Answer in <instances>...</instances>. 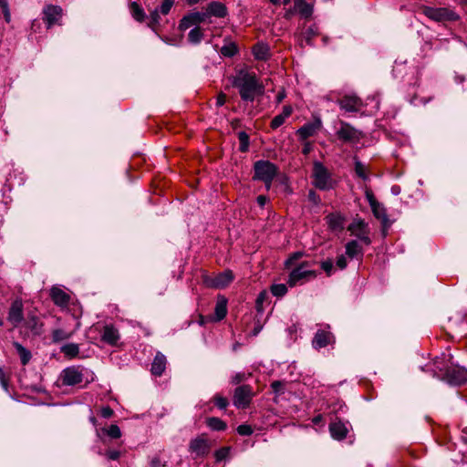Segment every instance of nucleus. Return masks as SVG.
I'll use <instances>...</instances> for the list:
<instances>
[{"label": "nucleus", "mask_w": 467, "mask_h": 467, "mask_svg": "<svg viewBox=\"0 0 467 467\" xmlns=\"http://www.w3.org/2000/svg\"><path fill=\"white\" fill-rule=\"evenodd\" d=\"M1 8H2V12H3L4 18H5V22L6 23H10V21H11V14H10L8 4L5 5V6L1 7Z\"/></svg>", "instance_id": "864d4df0"}, {"label": "nucleus", "mask_w": 467, "mask_h": 467, "mask_svg": "<svg viewBox=\"0 0 467 467\" xmlns=\"http://www.w3.org/2000/svg\"><path fill=\"white\" fill-rule=\"evenodd\" d=\"M173 5H174V0H163L161 5L157 9H159V11L161 15L166 16L170 13Z\"/></svg>", "instance_id": "c03bdc74"}, {"label": "nucleus", "mask_w": 467, "mask_h": 467, "mask_svg": "<svg viewBox=\"0 0 467 467\" xmlns=\"http://www.w3.org/2000/svg\"><path fill=\"white\" fill-rule=\"evenodd\" d=\"M346 254L350 257L354 258L358 254H361V247L357 241H350L346 245Z\"/></svg>", "instance_id": "4c0bfd02"}, {"label": "nucleus", "mask_w": 467, "mask_h": 467, "mask_svg": "<svg viewBox=\"0 0 467 467\" xmlns=\"http://www.w3.org/2000/svg\"><path fill=\"white\" fill-rule=\"evenodd\" d=\"M226 101V96L223 94V93H220L218 96H217V99H216V105L217 106H223Z\"/></svg>", "instance_id": "e2e57ef3"}, {"label": "nucleus", "mask_w": 467, "mask_h": 467, "mask_svg": "<svg viewBox=\"0 0 467 467\" xmlns=\"http://www.w3.org/2000/svg\"><path fill=\"white\" fill-rule=\"evenodd\" d=\"M21 327L29 331L33 336H40L44 332V323L33 311H29L24 318Z\"/></svg>", "instance_id": "f8f14e48"}, {"label": "nucleus", "mask_w": 467, "mask_h": 467, "mask_svg": "<svg viewBox=\"0 0 467 467\" xmlns=\"http://www.w3.org/2000/svg\"><path fill=\"white\" fill-rule=\"evenodd\" d=\"M106 456L109 460L116 461L119 458L120 452L119 451H106Z\"/></svg>", "instance_id": "5fc2aeb1"}, {"label": "nucleus", "mask_w": 467, "mask_h": 467, "mask_svg": "<svg viewBox=\"0 0 467 467\" xmlns=\"http://www.w3.org/2000/svg\"><path fill=\"white\" fill-rule=\"evenodd\" d=\"M239 140V150L241 152H246L249 149L250 139L248 134L245 131H240L238 133Z\"/></svg>", "instance_id": "58836bf2"}, {"label": "nucleus", "mask_w": 467, "mask_h": 467, "mask_svg": "<svg viewBox=\"0 0 467 467\" xmlns=\"http://www.w3.org/2000/svg\"><path fill=\"white\" fill-rule=\"evenodd\" d=\"M13 345L20 357L21 363L23 365H26L32 358L31 352L28 349H26L24 346H22L19 342L15 341Z\"/></svg>", "instance_id": "2f4dec72"}, {"label": "nucleus", "mask_w": 467, "mask_h": 467, "mask_svg": "<svg viewBox=\"0 0 467 467\" xmlns=\"http://www.w3.org/2000/svg\"><path fill=\"white\" fill-rule=\"evenodd\" d=\"M204 38V29L201 26L192 27L188 33V42L192 45H199Z\"/></svg>", "instance_id": "bb28decb"}, {"label": "nucleus", "mask_w": 467, "mask_h": 467, "mask_svg": "<svg viewBox=\"0 0 467 467\" xmlns=\"http://www.w3.org/2000/svg\"><path fill=\"white\" fill-rule=\"evenodd\" d=\"M150 465L151 467H161V460L158 457L153 458L150 462Z\"/></svg>", "instance_id": "69168bd1"}, {"label": "nucleus", "mask_w": 467, "mask_h": 467, "mask_svg": "<svg viewBox=\"0 0 467 467\" xmlns=\"http://www.w3.org/2000/svg\"><path fill=\"white\" fill-rule=\"evenodd\" d=\"M337 135L340 140L352 143L358 141L361 138V132L348 124H342Z\"/></svg>", "instance_id": "f3484780"}, {"label": "nucleus", "mask_w": 467, "mask_h": 467, "mask_svg": "<svg viewBox=\"0 0 467 467\" xmlns=\"http://www.w3.org/2000/svg\"><path fill=\"white\" fill-rule=\"evenodd\" d=\"M230 448L223 447L217 450L214 453L215 459L217 462H221L225 460L229 456Z\"/></svg>", "instance_id": "49530a36"}, {"label": "nucleus", "mask_w": 467, "mask_h": 467, "mask_svg": "<svg viewBox=\"0 0 467 467\" xmlns=\"http://www.w3.org/2000/svg\"><path fill=\"white\" fill-rule=\"evenodd\" d=\"M8 380L9 377L7 373L5 371V369L0 367V383L4 389L7 390L8 389Z\"/></svg>", "instance_id": "09e8293b"}, {"label": "nucleus", "mask_w": 467, "mask_h": 467, "mask_svg": "<svg viewBox=\"0 0 467 467\" xmlns=\"http://www.w3.org/2000/svg\"><path fill=\"white\" fill-rule=\"evenodd\" d=\"M285 122V119H273L271 122V128L272 129H277L281 125H283Z\"/></svg>", "instance_id": "bf43d9fd"}, {"label": "nucleus", "mask_w": 467, "mask_h": 467, "mask_svg": "<svg viewBox=\"0 0 467 467\" xmlns=\"http://www.w3.org/2000/svg\"><path fill=\"white\" fill-rule=\"evenodd\" d=\"M450 355L437 358L432 364V375L451 385H462L467 382V370L453 365Z\"/></svg>", "instance_id": "7ed1b4c3"}, {"label": "nucleus", "mask_w": 467, "mask_h": 467, "mask_svg": "<svg viewBox=\"0 0 467 467\" xmlns=\"http://www.w3.org/2000/svg\"><path fill=\"white\" fill-rule=\"evenodd\" d=\"M220 52L223 57H232L238 52V48L234 43H229L223 46Z\"/></svg>", "instance_id": "ea45409f"}, {"label": "nucleus", "mask_w": 467, "mask_h": 467, "mask_svg": "<svg viewBox=\"0 0 467 467\" xmlns=\"http://www.w3.org/2000/svg\"><path fill=\"white\" fill-rule=\"evenodd\" d=\"M338 105L346 112H359L363 108L362 100L356 95H345L338 99Z\"/></svg>", "instance_id": "2eb2a0df"}, {"label": "nucleus", "mask_w": 467, "mask_h": 467, "mask_svg": "<svg viewBox=\"0 0 467 467\" xmlns=\"http://www.w3.org/2000/svg\"><path fill=\"white\" fill-rule=\"evenodd\" d=\"M24 318V302L21 298H16L9 306L6 319L13 328H18L21 327Z\"/></svg>", "instance_id": "1a4fd4ad"}, {"label": "nucleus", "mask_w": 467, "mask_h": 467, "mask_svg": "<svg viewBox=\"0 0 467 467\" xmlns=\"http://www.w3.org/2000/svg\"><path fill=\"white\" fill-rule=\"evenodd\" d=\"M348 230L351 233V234L357 236L365 244H369L371 243L368 236V224L363 219H355L348 225Z\"/></svg>", "instance_id": "ddd939ff"}, {"label": "nucleus", "mask_w": 467, "mask_h": 467, "mask_svg": "<svg viewBox=\"0 0 467 467\" xmlns=\"http://www.w3.org/2000/svg\"><path fill=\"white\" fill-rule=\"evenodd\" d=\"M329 431L331 436L338 441H341L347 437L348 429L345 424L341 421H335L329 425Z\"/></svg>", "instance_id": "b1692460"}, {"label": "nucleus", "mask_w": 467, "mask_h": 467, "mask_svg": "<svg viewBox=\"0 0 467 467\" xmlns=\"http://www.w3.org/2000/svg\"><path fill=\"white\" fill-rule=\"evenodd\" d=\"M214 403V405L219 409V410H226V408L228 407L229 405V400L226 397H223V395L217 393L215 394L213 397V400H212Z\"/></svg>", "instance_id": "a19ab883"}, {"label": "nucleus", "mask_w": 467, "mask_h": 467, "mask_svg": "<svg viewBox=\"0 0 467 467\" xmlns=\"http://www.w3.org/2000/svg\"><path fill=\"white\" fill-rule=\"evenodd\" d=\"M422 13L436 22L455 21L458 19L456 13L445 7L424 6Z\"/></svg>", "instance_id": "6e6552de"}, {"label": "nucleus", "mask_w": 467, "mask_h": 467, "mask_svg": "<svg viewBox=\"0 0 467 467\" xmlns=\"http://www.w3.org/2000/svg\"><path fill=\"white\" fill-rule=\"evenodd\" d=\"M227 314V300L224 296L218 297L215 306V315L218 320H222Z\"/></svg>", "instance_id": "7c9ffc66"}, {"label": "nucleus", "mask_w": 467, "mask_h": 467, "mask_svg": "<svg viewBox=\"0 0 467 467\" xmlns=\"http://www.w3.org/2000/svg\"><path fill=\"white\" fill-rule=\"evenodd\" d=\"M309 150H310V146H309V144L305 145V147H304V149H303V153H304V154H307V153L309 152Z\"/></svg>", "instance_id": "774afa93"}, {"label": "nucleus", "mask_w": 467, "mask_h": 467, "mask_svg": "<svg viewBox=\"0 0 467 467\" xmlns=\"http://www.w3.org/2000/svg\"><path fill=\"white\" fill-rule=\"evenodd\" d=\"M50 297L54 304L61 308L67 307L70 300L69 295L57 286L51 288Z\"/></svg>", "instance_id": "a211bd4d"}, {"label": "nucleus", "mask_w": 467, "mask_h": 467, "mask_svg": "<svg viewBox=\"0 0 467 467\" xmlns=\"http://www.w3.org/2000/svg\"><path fill=\"white\" fill-rule=\"evenodd\" d=\"M333 261L331 259L323 261L321 263V268L326 272V274L329 276L332 274L333 270Z\"/></svg>", "instance_id": "8fccbe9b"}, {"label": "nucleus", "mask_w": 467, "mask_h": 467, "mask_svg": "<svg viewBox=\"0 0 467 467\" xmlns=\"http://www.w3.org/2000/svg\"><path fill=\"white\" fill-rule=\"evenodd\" d=\"M302 256L303 253L296 252L292 254L285 261V267L291 268L287 279V285L290 287L302 285L317 276V272L311 269V267L315 265V262L303 261L297 264V261Z\"/></svg>", "instance_id": "f03ea898"}, {"label": "nucleus", "mask_w": 467, "mask_h": 467, "mask_svg": "<svg viewBox=\"0 0 467 467\" xmlns=\"http://www.w3.org/2000/svg\"><path fill=\"white\" fill-rule=\"evenodd\" d=\"M282 386H283L282 382H281V381H278V380L273 381V382L271 383V388H272V389H273L275 393H278V392L281 390Z\"/></svg>", "instance_id": "13d9d810"}, {"label": "nucleus", "mask_w": 467, "mask_h": 467, "mask_svg": "<svg viewBox=\"0 0 467 467\" xmlns=\"http://www.w3.org/2000/svg\"><path fill=\"white\" fill-rule=\"evenodd\" d=\"M266 297V293L261 292L256 298V307L259 308Z\"/></svg>", "instance_id": "052dcab7"}, {"label": "nucleus", "mask_w": 467, "mask_h": 467, "mask_svg": "<svg viewBox=\"0 0 467 467\" xmlns=\"http://www.w3.org/2000/svg\"><path fill=\"white\" fill-rule=\"evenodd\" d=\"M130 11L136 21L142 23L146 19V14L143 8L137 2H132L130 5Z\"/></svg>", "instance_id": "c85d7f7f"}, {"label": "nucleus", "mask_w": 467, "mask_h": 467, "mask_svg": "<svg viewBox=\"0 0 467 467\" xmlns=\"http://www.w3.org/2000/svg\"><path fill=\"white\" fill-rule=\"evenodd\" d=\"M202 23H208L203 11H192L182 16L178 29L182 32L186 31L190 27L200 26Z\"/></svg>", "instance_id": "9d476101"}, {"label": "nucleus", "mask_w": 467, "mask_h": 467, "mask_svg": "<svg viewBox=\"0 0 467 467\" xmlns=\"http://www.w3.org/2000/svg\"><path fill=\"white\" fill-rule=\"evenodd\" d=\"M106 432L112 439H119L121 436L120 429L115 424L110 425Z\"/></svg>", "instance_id": "a18cd8bd"}, {"label": "nucleus", "mask_w": 467, "mask_h": 467, "mask_svg": "<svg viewBox=\"0 0 467 467\" xmlns=\"http://www.w3.org/2000/svg\"><path fill=\"white\" fill-rule=\"evenodd\" d=\"M253 397V388L246 384L241 385L234 390L233 403L237 409H246L249 407Z\"/></svg>", "instance_id": "0eeeda50"}, {"label": "nucleus", "mask_w": 467, "mask_h": 467, "mask_svg": "<svg viewBox=\"0 0 467 467\" xmlns=\"http://www.w3.org/2000/svg\"><path fill=\"white\" fill-rule=\"evenodd\" d=\"M61 353L69 358H76L79 353V346L76 343H67L61 347Z\"/></svg>", "instance_id": "473e14b6"}, {"label": "nucleus", "mask_w": 467, "mask_h": 467, "mask_svg": "<svg viewBox=\"0 0 467 467\" xmlns=\"http://www.w3.org/2000/svg\"><path fill=\"white\" fill-rule=\"evenodd\" d=\"M336 264L340 269H344L346 268L348 262L344 255H340L337 257Z\"/></svg>", "instance_id": "6e6d98bb"}, {"label": "nucleus", "mask_w": 467, "mask_h": 467, "mask_svg": "<svg viewBox=\"0 0 467 467\" xmlns=\"http://www.w3.org/2000/svg\"><path fill=\"white\" fill-rule=\"evenodd\" d=\"M205 14V17L208 23H211L212 17L224 18L228 15V9L226 5L218 1H213L209 3L202 10Z\"/></svg>", "instance_id": "4468645a"}, {"label": "nucleus", "mask_w": 467, "mask_h": 467, "mask_svg": "<svg viewBox=\"0 0 467 467\" xmlns=\"http://www.w3.org/2000/svg\"><path fill=\"white\" fill-rule=\"evenodd\" d=\"M237 432L242 436H249L253 433V429L250 425L242 424L238 426Z\"/></svg>", "instance_id": "de8ad7c7"}, {"label": "nucleus", "mask_w": 467, "mask_h": 467, "mask_svg": "<svg viewBox=\"0 0 467 467\" xmlns=\"http://www.w3.org/2000/svg\"><path fill=\"white\" fill-rule=\"evenodd\" d=\"M112 414H113V410L109 407L102 408L101 416L103 418H106V419L110 418L112 416Z\"/></svg>", "instance_id": "4d7b16f0"}, {"label": "nucleus", "mask_w": 467, "mask_h": 467, "mask_svg": "<svg viewBox=\"0 0 467 467\" xmlns=\"http://www.w3.org/2000/svg\"><path fill=\"white\" fill-rule=\"evenodd\" d=\"M159 9L155 8L153 11L150 14V21H149V26L151 28H154L160 24L161 16H160Z\"/></svg>", "instance_id": "37998d69"}, {"label": "nucleus", "mask_w": 467, "mask_h": 467, "mask_svg": "<svg viewBox=\"0 0 467 467\" xmlns=\"http://www.w3.org/2000/svg\"><path fill=\"white\" fill-rule=\"evenodd\" d=\"M285 97V95L284 92H279L276 96V99L278 102H281Z\"/></svg>", "instance_id": "338daca9"}, {"label": "nucleus", "mask_w": 467, "mask_h": 467, "mask_svg": "<svg viewBox=\"0 0 467 467\" xmlns=\"http://www.w3.org/2000/svg\"><path fill=\"white\" fill-rule=\"evenodd\" d=\"M257 201V203L261 206V207H264L265 205V203L267 202L268 199L266 196L265 195H259L256 199Z\"/></svg>", "instance_id": "0e129e2a"}, {"label": "nucleus", "mask_w": 467, "mask_h": 467, "mask_svg": "<svg viewBox=\"0 0 467 467\" xmlns=\"http://www.w3.org/2000/svg\"><path fill=\"white\" fill-rule=\"evenodd\" d=\"M374 216L380 220L382 223H386L388 221V215L385 207L380 202H376L375 204L370 206Z\"/></svg>", "instance_id": "72a5a7b5"}, {"label": "nucleus", "mask_w": 467, "mask_h": 467, "mask_svg": "<svg viewBox=\"0 0 467 467\" xmlns=\"http://www.w3.org/2000/svg\"><path fill=\"white\" fill-rule=\"evenodd\" d=\"M207 426L213 431H224L227 427L226 423L217 417H210L206 420Z\"/></svg>", "instance_id": "f704fd0d"}, {"label": "nucleus", "mask_w": 467, "mask_h": 467, "mask_svg": "<svg viewBox=\"0 0 467 467\" xmlns=\"http://www.w3.org/2000/svg\"><path fill=\"white\" fill-rule=\"evenodd\" d=\"M74 332H67L62 328L54 329L52 331V340L55 343L69 339L73 336Z\"/></svg>", "instance_id": "c9c22d12"}, {"label": "nucleus", "mask_w": 467, "mask_h": 467, "mask_svg": "<svg viewBox=\"0 0 467 467\" xmlns=\"http://www.w3.org/2000/svg\"><path fill=\"white\" fill-rule=\"evenodd\" d=\"M365 196H366V199L368 200L369 205H373L375 204L376 202H378V201L376 200L373 192L371 190L369 189H366L365 190Z\"/></svg>", "instance_id": "603ef678"}, {"label": "nucleus", "mask_w": 467, "mask_h": 467, "mask_svg": "<svg viewBox=\"0 0 467 467\" xmlns=\"http://www.w3.org/2000/svg\"><path fill=\"white\" fill-rule=\"evenodd\" d=\"M245 379H246V375L244 373L238 372L231 378L230 382L233 385H238L239 383L244 381Z\"/></svg>", "instance_id": "3c124183"}, {"label": "nucleus", "mask_w": 467, "mask_h": 467, "mask_svg": "<svg viewBox=\"0 0 467 467\" xmlns=\"http://www.w3.org/2000/svg\"><path fill=\"white\" fill-rule=\"evenodd\" d=\"M82 369L79 367L71 366L62 370L60 379L65 386H74L83 381Z\"/></svg>", "instance_id": "9b49d317"}, {"label": "nucleus", "mask_w": 467, "mask_h": 467, "mask_svg": "<svg viewBox=\"0 0 467 467\" xmlns=\"http://www.w3.org/2000/svg\"><path fill=\"white\" fill-rule=\"evenodd\" d=\"M233 86L239 91L240 97L248 115H255L263 94L264 87L259 83L254 73L240 71L233 80Z\"/></svg>", "instance_id": "f257e3e1"}, {"label": "nucleus", "mask_w": 467, "mask_h": 467, "mask_svg": "<svg viewBox=\"0 0 467 467\" xmlns=\"http://www.w3.org/2000/svg\"><path fill=\"white\" fill-rule=\"evenodd\" d=\"M318 35V28L316 25L310 26L303 33V38L306 45L313 46V39Z\"/></svg>", "instance_id": "e433bc0d"}, {"label": "nucleus", "mask_w": 467, "mask_h": 467, "mask_svg": "<svg viewBox=\"0 0 467 467\" xmlns=\"http://www.w3.org/2000/svg\"><path fill=\"white\" fill-rule=\"evenodd\" d=\"M355 173L356 175L362 179L363 181H368L369 180V171L368 167L359 160L355 158Z\"/></svg>", "instance_id": "c756f323"}, {"label": "nucleus", "mask_w": 467, "mask_h": 467, "mask_svg": "<svg viewBox=\"0 0 467 467\" xmlns=\"http://www.w3.org/2000/svg\"><path fill=\"white\" fill-rule=\"evenodd\" d=\"M295 6L300 16L304 18H308L313 14V7L305 0H295Z\"/></svg>", "instance_id": "cd10ccee"}, {"label": "nucleus", "mask_w": 467, "mask_h": 467, "mask_svg": "<svg viewBox=\"0 0 467 467\" xmlns=\"http://www.w3.org/2000/svg\"><path fill=\"white\" fill-rule=\"evenodd\" d=\"M253 54L257 60H267L270 57V48L267 44L259 42L253 47Z\"/></svg>", "instance_id": "393cba45"}, {"label": "nucleus", "mask_w": 467, "mask_h": 467, "mask_svg": "<svg viewBox=\"0 0 467 467\" xmlns=\"http://www.w3.org/2000/svg\"><path fill=\"white\" fill-rule=\"evenodd\" d=\"M313 184L319 190H329L333 181L327 168L320 162H315L313 168Z\"/></svg>", "instance_id": "39448f33"}, {"label": "nucleus", "mask_w": 467, "mask_h": 467, "mask_svg": "<svg viewBox=\"0 0 467 467\" xmlns=\"http://www.w3.org/2000/svg\"><path fill=\"white\" fill-rule=\"evenodd\" d=\"M166 357L162 353L157 352L151 364V373L157 377L161 376L166 368Z\"/></svg>", "instance_id": "4be33fe9"}, {"label": "nucleus", "mask_w": 467, "mask_h": 467, "mask_svg": "<svg viewBox=\"0 0 467 467\" xmlns=\"http://www.w3.org/2000/svg\"><path fill=\"white\" fill-rule=\"evenodd\" d=\"M234 279L232 270H224L214 276H203V284L208 288L223 289L227 287Z\"/></svg>", "instance_id": "423d86ee"}, {"label": "nucleus", "mask_w": 467, "mask_h": 467, "mask_svg": "<svg viewBox=\"0 0 467 467\" xmlns=\"http://www.w3.org/2000/svg\"><path fill=\"white\" fill-rule=\"evenodd\" d=\"M278 168L269 161L260 160L254 163L253 180L260 182L273 181L276 176Z\"/></svg>", "instance_id": "20e7f679"}, {"label": "nucleus", "mask_w": 467, "mask_h": 467, "mask_svg": "<svg viewBox=\"0 0 467 467\" xmlns=\"http://www.w3.org/2000/svg\"><path fill=\"white\" fill-rule=\"evenodd\" d=\"M271 292L275 296H284L287 293V287L285 284H276L271 286Z\"/></svg>", "instance_id": "79ce46f5"}, {"label": "nucleus", "mask_w": 467, "mask_h": 467, "mask_svg": "<svg viewBox=\"0 0 467 467\" xmlns=\"http://www.w3.org/2000/svg\"><path fill=\"white\" fill-rule=\"evenodd\" d=\"M330 230L339 232L344 229L345 217L339 213H332L325 217Z\"/></svg>", "instance_id": "aec40b11"}, {"label": "nucleus", "mask_w": 467, "mask_h": 467, "mask_svg": "<svg viewBox=\"0 0 467 467\" xmlns=\"http://www.w3.org/2000/svg\"><path fill=\"white\" fill-rule=\"evenodd\" d=\"M209 444L206 440L202 438H197L191 441L190 451L195 454L196 457H201L208 454Z\"/></svg>", "instance_id": "412c9836"}, {"label": "nucleus", "mask_w": 467, "mask_h": 467, "mask_svg": "<svg viewBox=\"0 0 467 467\" xmlns=\"http://www.w3.org/2000/svg\"><path fill=\"white\" fill-rule=\"evenodd\" d=\"M293 109L291 106H285L283 112L279 114L277 117H288L292 114Z\"/></svg>", "instance_id": "680f3d73"}, {"label": "nucleus", "mask_w": 467, "mask_h": 467, "mask_svg": "<svg viewBox=\"0 0 467 467\" xmlns=\"http://www.w3.org/2000/svg\"><path fill=\"white\" fill-rule=\"evenodd\" d=\"M43 16V20L49 28L61 18L62 9L58 5H49L44 8Z\"/></svg>", "instance_id": "dca6fc26"}, {"label": "nucleus", "mask_w": 467, "mask_h": 467, "mask_svg": "<svg viewBox=\"0 0 467 467\" xmlns=\"http://www.w3.org/2000/svg\"><path fill=\"white\" fill-rule=\"evenodd\" d=\"M101 339L108 345L116 346L119 340V330L112 325H106L103 327Z\"/></svg>", "instance_id": "6ab92c4d"}, {"label": "nucleus", "mask_w": 467, "mask_h": 467, "mask_svg": "<svg viewBox=\"0 0 467 467\" xmlns=\"http://www.w3.org/2000/svg\"><path fill=\"white\" fill-rule=\"evenodd\" d=\"M330 333L318 330L315 335L312 344L316 348H325L330 343Z\"/></svg>", "instance_id": "a878e982"}, {"label": "nucleus", "mask_w": 467, "mask_h": 467, "mask_svg": "<svg viewBox=\"0 0 467 467\" xmlns=\"http://www.w3.org/2000/svg\"><path fill=\"white\" fill-rule=\"evenodd\" d=\"M321 127L320 119H316L313 123L306 124L301 127L297 133L302 140H306L307 138L313 136L317 130Z\"/></svg>", "instance_id": "5701e85b"}]
</instances>
